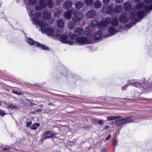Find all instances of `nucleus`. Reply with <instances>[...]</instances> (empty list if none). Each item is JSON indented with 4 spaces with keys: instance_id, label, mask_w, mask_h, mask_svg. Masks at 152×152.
<instances>
[{
    "instance_id": "50",
    "label": "nucleus",
    "mask_w": 152,
    "mask_h": 152,
    "mask_svg": "<svg viewBox=\"0 0 152 152\" xmlns=\"http://www.w3.org/2000/svg\"><path fill=\"white\" fill-rule=\"evenodd\" d=\"M116 2L118 3H120L123 0H116Z\"/></svg>"
},
{
    "instance_id": "36",
    "label": "nucleus",
    "mask_w": 152,
    "mask_h": 152,
    "mask_svg": "<svg viewBox=\"0 0 152 152\" xmlns=\"http://www.w3.org/2000/svg\"><path fill=\"white\" fill-rule=\"evenodd\" d=\"M8 106L9 108L12 109H16L17 108V107L16 106L11 104H8Z\"/></svg>"
},
{
    "instance_id": "13",
    "label": "nucleus",
    "mask_w": 152,
    "mask_h": 152,
    "mask_svg": "<svg viewBox=\"0 0 152 152\" xmlns=\"http://www.w3.org/2000/svg\"><path fill=\"white\" fill-rule=\"evenodd\" d=\"M103 13H110L113 12V7L107 5L104 6L102 9Z\"/></svg>"
},
{
    "instance_id": "31",
    "label": "nucleus",
    "mask_w": 152,
    "mask_h": 152,
    "mask_svg": "<svg viewBox=\"0 0 152 152\" xmlns=\"http://www.w3.org/2000/svg\"><path fill=\"white\" fill-rule=\"evenodd\" d=\"M39 126V123H37L33 124L31 126L30 128L32 129L36 130Z\"/></svg>"
},
{
    "instance_id": "24",
    "label": "nucleus",
    "mask_w": 152,
    "mask_h": 152,
    "mask_svg": "<svg viewBox=\"0 0 152 152\" xmlns=\"http://www.w3.org/2000/svg\"><path fill=\"white\" fill-rule=\"evenodd\" d=\"M94 6L96 8H99L102 6V3L99 1L97 0L95 2Z\"/></svg>"
},
{
    "instance_id": "48",
    "label": "nucleus",
    "mask_w": 152,
    "mask_h": 152,
    "mask_svg": "<svg viewBox=\"0 0 152 152\" xmlns=\"http://www.w3.org/2000/svg\"><path fill=\"white\" fill-rule=\"evenodd\" d=\"M12 92L14 93V94H17L18 93V91H14V90H13L12 91Z\"/></svg>"
},
{
    "instance_id": "33",
    "label": "nucleus",
    "mask_w": 152,
    "mask_h": 152,
    "mask_svg": "<svg viewBox=\"0 0 152 152\" xmlns=\"http://www.w3.org/2000/svg\"><path fill=\"white\" fill-rule=\"evenodd\" d=\"M69 77L71 78H73L74 80H76L77 78V76L74 74H72L69 73L68 75Z\"/></svg>"
},
{
    "instance_id": "30",
    "label": "nucleus",
    "mask_w": 152,
    "mask_h": 152,
    "mask_svg": "<svg viewBox=\"0 0 152 152\" xmlns=\"http://www.w3.org/2000/svg\"><path fill=\"white\" fill-rule=\"evenodd\" d=\"M118 118V116H110L107 117V119L108 121H111L117 119Z\"/></svg>"
},
{
    "instance_id": "52",
    "label": "nucleus",
    "mask_w": 152,
    "mask_h": 152,
    "mask_svg": "<svg viewBox=\"0 0 152 152\" xmlns=\"http://www.w3.org/2000/svg\"><path fill=\"white\" fill-rule=\"evenodd\" d=\"M101 152H106V149L105 148L103 149L102 150Z\"/></svg>"
},
{
    "instance_id": "23",
    "label": "nucleus",
    "mask_w": 152,
    "mask_h": 152,
    "mask_svg": "<svg viewBox=\"0 0 152 152\" xmlns=\"http://www.w3.org/2000/svg\"><path fill=\"white\" fill-rule=\"evenodd\" d=\"M46 3L47 6L49 8H52L53 7L54 3L52 0H47Z\"/></svg>"
},
{
    "instance_id": "57",
    "label": "nucleus",
    "mask_w": 152,
    "mask_h": 152,
    "mask_svg": "<svg viewBox=\"0 0 152 152\" xmlns=\"http://www.w3.org/2000/svg\"><path fill=\"white\" fill-rule=\"evenodd\" d=\"M151 55V56H152V54Z\"/></svg>"
},
{
    "instance_id": "42",
    "label": "nucleus",
    "mask_w": 152,
    "mask_h": 152,
    "mask_svg": "<svg viewBox=\"0 0 152 152\" xmlns=\"http://www.w3.org/2000/svg\"><path fill=\"white\" fill-rule=\"evenodd\" d=\"M64 0H56V3L58 5L60 4Z\"/></svg>"
},
{
    "instance_id": "1",
    "label": "nucleus",
    "mask_w": 152,
    "mask_h": 152,
    "mask_svg": "<svg viewBox=\"0 0 152 152\" xmlns=\"http://www.w3.org/2000/svg\"><path fill=\"white\" fill-rule=\"evenodd\" d=\"M27 10L28 15L31 18L32 20L33 23L35 25H39L40 27H41V30L42 33H46L48 35L51 37L56 36L57 37L59 36V34L58 33V31L56 33H55L53 29L48 28H44V27L46 25L49 23H45L44 21H40L41 13L39 12L35 13L33 15V12H34V10H32L29 7H27Z\"/></svg>"
},
{
    "instance_id": "43",
    "label": "nucleus",
    "mask_w": 152,
    "mask_h": 152,
    "mask_svg": "<svg viewBox=\"0 0 152 152\" xmlns=\"http://www.w3.org/2000/svg\"><path fill=\"white\" fill-rule=\"evenodd\" d=\"M3 150L7 151V152H10V149L9 148H4L2 149Z\"/></svg>"
},
{
    "instance_id": "34",
    "label": "nucleus",
    "mask_w": 152,
    "mask_h": 152,
    "mask_svg": "<svg viewBox=\"0 0 152 152\" xmlns=\"http://www.w3.org/2000/svg\"><path fill=\"white\" fill-rule=\"evenodd\" d=\"M43 8L41 6L39 5L36 6L35 7V9L36 10L39 11L41 10Z\"/></svg>"
},
{
    "instance_id": "41",
    "label": "nucleus",
    "mask_w": 152,
    "mask_h": 152,
    "mask_svg": "<svg viewBox=\"0 0 152 152\" xmlns=\"http://www.w3.org/2000/svg\"><path fill=\"white\" fill-rule=\"evenodd\" d=\"M110 1V0H103L102 2L103 4H107Z\"/></svg>"
},
{
    "instance_id": "27",
    "label": "nucleus",
    "mask_w": 152,
    "mask_h": 152,
    "mask_svg": "<svg viewBox=\"0 0 152 152\" xmlns=\"http://www.w3.org/2000/svg\"><path fill=\"white\" fill-rule=\"evenodd\" d=\"M39 4L44 8L46 7V4L45 0H39Z\"/></svg>"
},
{
    "instance_id": "35",
    "label": "nucleus",
    "mask_w": 152,
    "mask_h": 152,
    "mask_svg": "<svg viewBox=\"0 0 152 152\" xmlns=\"http://www.w3.org/2000/svg\"><path fill=\"white\" fill-rule=\"evenodd\" d=\"M37 0H28V2L30 4H35L37 2Z\"/></svg>"
},
{
    "instance_id": "58",
    "label": "nucleus",
    "mask_w": 152,
    "mask_h": 152,
    "mask_svg": "<svg viewBox=\"0 0 152 152\" xmlns=\"http://www.w3.org/2000/svg\"><path fill=\"white\" fill-rule=\"evenodd\" d=\"M1 6V4H0V6Z\"/></svg>"
},
{
    "instance_id": "55",
    "label": "nucleus",
    "mask_w": 152,
    "mask_h": 152,
    "mask_svg": "<svg viewBox=\"0 0 152 152\" xmlns=\"http://www.w3.org/2000/svg\"><path fill=\"white\" fill-rule=\"evenodd\" d=\"M19 1V0H16V2L17 3H18Z\"/></svg>"
},
{
    "instance_id": "25",
    "label": "nucleus",
    "mask_w": 152,
    "mask_h": 152,
    "mask_svg": "<svg viewBox=\"0 0 152 152\" xmlns=\"http://www.w3.org/2000/svg\"><path fill=\"white\" fill-rule=\"evenodd\" d=\"M122 10V7L120 5H117L115 7L114 11L115 12H121Z\"/></svg>"
},
{
    "instance_id": "32",
    "label": "nucleus",
    "mask_w": 152,
    "mask_h": 152,
    "mask_svg": "<svg viewBox=\"0 0 152 152\" xmlns=\"http://www.w3.org/2000/svg\"><path fill=\"white\" fill-rule=\"evenodd\" d=\"M135 23V22H132L130 23L129 24H126L125 26V29L126 28H131L132 26Z\"/></svg>"
},
{
    "instance_id": "19",
    "label": "nucleus",
    "mask_w": 152,
    "mask_h": 152,
    "mask_svg": "<svg viewBox=\"0 0 152 152\" xmlns=\"http://www.w3.org/2000/svg\"><path fill=\"white\" fill-rule=\"evenodd\" d=\"M124 7L126 11H129L131 9L132 6L130 3L127 2L124 4Z\"/></svg>"
},
{
    "instance_id": "49",
    "label": "nucleus",
    "mask_w": 152,
    "mask_h": 152,
    "mask_svg": "<svg viewBox=\"0 0 152 152\" xmlns=\"http://www.w3.org/2000/svg\"><path fill=\"white\" fill-rule=\"evenodd\" d=\"M110 128V126H106L105 127L104 129H109Z\"/></svg>"
},
{
    "instance_id": "37",
    "label": "nucleus",
    "mask_w": 152,
    "mask_h": 152,
    "mask_svg": "<svg viewBox=\"0 0 152 152\" xmlns=\"http://www.w3.org/2000/svg\"><path fill=\"white\" fill-rule=\"evenodd\" d=\"M32 124V122L31 121H28L26 122V126L27 127H29L31 126Z\"/></svg>"
},
{
    "instance_id": "45",
    "label": "nucleus",
    "mask_w": 152,
    "mask_h": 152,
    "mask_svg": "<svg viewBox=\"0 0 152 152\" xmlns=\"http://www.w3.org/2000/svg\"><path fill=\"white\" fill-rule=\"evenodd\" d=\"M127 85H125L122 87V90H125L126 89V88L127 87Z\"/></svg>"
},
{
    "instance_id": "5",
    "label": "nucleus",
    "mask_w": 152,
    "mask_h": 152,
    "mask_svg": "<svg viewBox=\"0 0 152 152\" xmlns=\"http://www.w3.org/2000/svg\"><path fill=\"white\" fill-rule=\"evenodd\" d=\"M84 32L88 37L96 40L100 39L102 36L105 37L103 36L105 34L104 31L102 33V32L99 31L94 34H92V31L91 29L90 26H88L86 28Z\"/></svg>"
},
{
    "instance_id": "7",
    "label": "nucleus",
    "mask_w": 152,
    "mask_h": 152,
    "mask_svg": "<svg viewBox=\"0 0 152 152\" xmlns=\"http://www.w3.org/2000/svg\"><path fill=\"white\" fill-rule=\"evenodd\" d=\"M75 40L79 45H81L89 44L91 42L88 37L84 36L77 37L75 39Z\"/></svg>"
},
{
    "instance_id": "11",
    "label": "nucleus",
    "mask_w": 152,
    "mask_h": 152,
    "mask_svg": "<svg viewBox=\"0 0 152 152\" xmlns=\"http://www.w3.org/2000/svg\"><path fill=\"white\" fill-rule=\"evenodd\" d=\"M107 31L108 33L103 35L104 37H108L115 34L118 31L116 28L113 26H110L108 28Z\"/></svg>"
},
{
    "instance_id": "8",
    "label": "nucleus",
    "mask_w": 152,
    "mask_h": 152,
    "mask_svg": "<svg viewBox=\"0 0 152 152\" xmlns=\"http://www.w3.org/2000/svg\"><path fill=\"white\" fill-rule=\"evenodd\" d=\"M26 41L31 45H35L38 47H40L44 50H48L49 49V48L47 46L41 44L31 38H28Z\"/></svg>"
},
{
    "instance_id": "3",
    "label": "nucleus",
    "mask_w": 152,
    "mask_h": 152,
    "mask_svg": "<svg viewBox=\"0 0 152 152\" xmlns=\"http://www.w3.org/2000/svg\"><path fill=\"white\" fill-rule=\"evenodd\" d=\"M150 78L148 77H144L139 80H131L128 82V84H134L137 87L142 91H145L148 89L149 88H152V82L149 81Z\"/></svg>"
},
{
    "instance_id": "12",
    "label": "nucleus",
    "mask_w": 152,
    "mask_h": 152,
    "mask_svg": "<svg viewBox=\"0 0 152 152\" xmlns=\"http://www.w3.org/2000/svg\"><path fill=\"white\" fill-rule=\"evenodd\" d=\"M44 139L49 138L56 136V134L53 131H47L44 134Z\"/></svg>"
},
{
    "instance_id": "14",
    "label": "nucleus",
    "mask_w": 152,
    "mask_h": 152,
    "mask_svg": "<svg viewBox=\"0 0 152 152\" xmlns=\"http://www.w3.org/2000/svg\"><path fill=\"white\" fill-rule=\"evenodd\" d=\"M111 19L109 18H106L104 20L99 23V24L100 26L103 27L108 25L110 22Z\"/></svg>"
},
{
    "instance_id": "16",
    "label": "nucleus",
    "mask_w": 152,
    "mask_h": 152,
    "mask_svg": "<svg viewBox=\"0 0 152 152\" xmlns=\"http://www.w3.org/2000/svg\"><path fill=\"white\" fill-rule=\"evenodd\" d=\"M73 3L71 1H67L63 4V6L64 9H68L72 7Z\"/></svg>"
},
{
    "instance_id": "9",
    "label": "nucleus",
    "mask_w": 152,
    "mask_h": 152,
    "mask_svg": "<svg viewBox=\"0 0 152 152\" xmlns=\"http://www.w3.org/2000/svg\"><path fill=\"white\" fill-rule=\"evenodd\" d=\"M61 32V30H58V33L59 34V36L58 37H60L61 42L63 43L68 44L69 45H72L74 44V42L73 41L67 40L68 38V35H60V34Z\"/></svg>"
},
{
    "instance_id": "54",
    "label": "nucleus",
    "mask_w": 152,
    "mask_h": 152,
    "mask_svg": "<svg viewBox=\"0 0 152 152\" xmlns=\"http://www.w3.org/2000/svg\"><path fill=\"white\" fill-rule=\"evenodd\" d=\"M22 94V93L20 92H18V93L17 94V95H21Z\"/></svg>"
},
{
    "instance_id": "51",
    "label": "nucleus",
    "mask_w": 152,
    "mask_h": 152,
    "mask_svg": "<svg viewBox=\"0 0 152 152\" xmlns=\"http://www.w3.org/2000/svg\"><path fill=\"white\" fill-rule=\"evenodd\" d=\"M141 0H134V1L135 3H138L141 1Z\"/></svg>"
},
{
    "instance_id": "4",
    "label": "nucleus",
    "mask_w": 152,
    "mask_h": 152,
    "mask_svg": "<svg viewBox=\"0 0 152 152\" xmlns=\"http://www.w3.org/2000/svg\"><path fill=\"white\" fill-rule=\"evenodd\" d=\"M72 13L75 15L72 17L73 22L76 24H79L83 17V15L81 12H77L76 10L72 9L65 12L64 13V17L67 19H70L72 16Z\"/></svg>"
},
{
    "instance_id": "39",
    "label": "nucleus",
    "mask_w": 152,
    "mask_h": 152,
    "mask_svg": "<svg viewBox=\"0 0 152 152\" xmlns=\"http://www.w3.org/2000/svg\"><path fill=\"white\" fill-rule=\"evenodd\" d=\"M112 144L114 147H115L117 145V141L115 139H114L113 141Z\"/></svg>"
},
{
    "instance_id": "44",
    "label": "nucleus",
    "mask_w": 152,
    "mask_h": 152,
    "mask_svg": "<svg viewBox=\"0 0 152 152\" xmlns=\"http://www.w3.org/2000/svg\"><path fill=\"white\" fill-rule=\"evenodd\" d=\"M147 53L148 54L150 55H152V50H149L148 51H147Z\"/></svg>"
},
{
    "instance_id": "40",
    "label": "nucleus",
    "mask_w": 152,
    "mask_h": 152,
    "mask_svg": "<svg viewBox=\"0 0 152 152\" xmlns=\"http://www.w3.org/2000/svg\"><path fill=\"white\" fill-rule=\"evenodd\" d=\"M98 23V21L96 20H94V21H92L91 22V24L93 25H96Z\"/></svg>"
},
{
    "instance_id": "10",
    "label": "nucleus",
    "mask_w": 152,
    "mask_h": 152,
    "mask_svg": "<svg viewBox=\"0 0 152 152\" xmlns=\"http://www.w3.org/2000/svg\"><path fill=\"white\" fill-rule=\"evenodd\" d=\"M83 30L80 28L77 27L74 30V34H69L70 38L71 39H75V38L77 36L81 35L83 33Z\"/></svg>"
},
{
    "instance_id": "26",
    "label": "nucleus",
    "mask_w": 152,
    "mask_h": 152,
    "mask_svg": "<svg viewBox=\"0 0 152 152\" xmlns=\"http://www.w3.org/2000/svg\"><path fill=\"white\" fill-rule=\"evenodd\" d=\"M62 11L61 10H59L56 11L54 14V16L55 17H59L60 15L62 13Z\"/></svg>"
},
{
    "instance_id": "29",
    "label": "nucleus",
    "mask_w": 152,
    "mask_h": 152,
    "mask_svg": "<svg viewBox=\"0 0 152 152\" xmlns=\"http://www.w3.org/2000/svg\"><path fill=\"white\" fill-rule=\"evenodd\" d=\"M69 28L70 29H73L75 27L74 23L72 22H70L68 24Z\"/></svg>"
},
{
    "instance_id": "6",
    "label": "nucleus",
    "mask_w": 152,
    "mask_h": 152,
    "mask_svg": "<svg viewBox=\"0 0 152 152\" xmlns=\"http://www.w3.org/2000/svg\"><path fill=\"white\" fill-rule=\"evenodd\" d=\"M135 117L133 116L128 117L126 118H120L115 121V124L118 126H123L128 123L136 122L134 119Z\"/></svg>"
},
{
    "instance_id": "21",
    "label": "nucleus",
    "mask_w": 152,
    "mask_h": 152,
    "mask_svg": "<svg viewBox=\"0 0 152 152\" xmlns=\"http://www.w3.org/2000/svg\"><path fill=\"white\" fill-rule=\"evenodd\" d=\"M58 26L60 28H62L64 26V22L61 19H59L57 21Z\"/></svg>"
},
{
    "instance_id": "47",
    "label": "nucleus",
    "mask_w": 152,
    "mask_h": 152,
    "mask_svg": "<svg viewBox=\"0 0 152 152\" xmlns=\"http://www.w3.org/2000/svg\"><path fill=\"white\" fill-rule=\"evenodd\" d=\"M110 135H109L107 137H106V140H108L110 138Z\"/></svg>"
},
{
    "instance_id": "20",
    "label": "nucleus",
    "mask_w": 152,
    "mask_h": 152,
    "mask_svg": "<svg viewBox=\"0 0 152 152\" xmlns=\"http://www.w3.org/2000/svg\"><path fill=\"white\" fill-rule=\"evenodd\" d=\"M83 1H78L75 3V7L77 9H79L83 6Z\"/></svg>"
},
{
    "instance_id": "18",
    "label": "nucleus",
    "mask_w": 152,
    "mask_h": 152,
    "mask_svg": "<svg viewBox=\"0 0 152 152\" xmlns=\"http://www.w3.org/2000/svg\"><path fill=\"white\" fill-rule=\"evenodd\" d=\"M119 21L124 23H126L128 20V18L124 15H122L119 17Z\"/></svg>"
},
{
    "instance_id": "17",
    "label": "nucleus",
    "mask_w": 152,
    "mask_h": 152,
    "mask_svg": "<svg viewBox=\"0 0 152 152\" xmlns=\"http://www.w3.org/2000/svg\"><path fill=\"white\" fill-rule=\"evenodd\" d=\"M42 16L44 20H46L47 19L49 20L51 17V14L48 11H45L43 12Z\"/></svg>"
},
{
    "instance_id": "38",
    "label": "nucleus",
    "mask_w": 152,
    "mask_h": 152,
    "mask_svg": "<svg viewBox=\"0 0 152 152\" xmlns=\"http://www.w3.org/2000/svg\"><path fill=\"white\" fill-rule=\"evenodd\" d=\"M6 115L4 112L1 110H0V116H4Z\"/></svg>"
},
{
    "instance_id": "56",
    "label": "nucleus",
    "mask_w": 152,
    "mask_h": 152,
    "mask_svg": "<svg viewBox=\"0 0 152 152\" xmlns=\"http://www.w3.org/2000/svg\"><path fill=\"white\" fill-rule=\"evenodd\" d=\"M65 75H67V74H64Z\"/></svg>"
},
{
    "instance_id": "2",
    "label": "nucleus",
    "mask_w": 152,
    "mask_h": 152,
    "mask_svg": "<svg viewBox=\"0 0 152 152\" xmlns=\"http://www.w3.org/2000/svg\"><path fill=\"white\" fill-rule=\"evenodd\" d=\"M144 2L147 4L145 5L143 3H140L135 6V8L137 10L142 9V10H139L136 13L132 12L130 13L129 18L131 19H135V21L137 22L138 20H136V17L138 19H143L148 13H150L152 10V0H144Z\"/></svg>"
},
{
    "instance_id": "15",
    "label": "nucleus",
    "mask_w": 152,
    "mask_h": 152,
    "mask_svg": "<svg viewBox=\"0 0 152 152\" xmlns=\"http://www.w3.org/2000/svg\"><path fill=\"white\" fill-rule=\"evenodd\" d=\"M96 15V13L95 11L91 10L87 12L86 16L87 18H95Z\"/></svg>"
},
{
    "instance_id": "53",
    "label": "nucleus",
    "mask_w": 152,
    "mask_h": 152,
    "mask_svg": "<svg viewBox=\"0 0 152 152\" xmlns=\"http://www.w3.org/2000/svg\"><path fill=\"white\" fill-rule=\"evenodd\" d=\"M42 110L41 109H38L36 110L37 112H41Z\"/></svg>"
},
{
    "instance_id": "28",
    "label": "nucleus",
    "mask_w": 152,
    "mask_h": 152,
    "mask_svg": "<svg viewBox=\"0 0 152 152\" xmlns=\"http://www.w3.org/2000/svg\"><path fill=\"white\" fill-rule=\"evenodd\" d=\"M85 4L87 6L91 5L93 3V0H85Z\"/></svg>"
},
{
    "instance_id": "46",
    "label": "nucleus",
    "mask_w": 152,
    "mask_h": 152,
    "mask_svg": "<svg viewBox=\"0 0 152 152\" xmlns=\"http://www.w3.org/2000/svg\"><path fill=\"white\" fill-rule=\"evenodd\" d=\"M99 124L100 125H102L103 124V122L102 120H99L98 121Z\"/></svg>"
},
{
    "instance_id": "22",
    "label": "nucleus",
    "mask_w": 152,
    "mask_h": 152,
    "mask_svg": "<svg viewBox=\"0 0 152 152\" xmlns=\"http://www.w3.org/2000/svg\"><path fill=\"white\" fill-rule=\"evenodd\" d=\"M110 23L113 26H116L118 25V21L117 18H113L111 21H110Z\"/></svg>"
}]
</instances>
